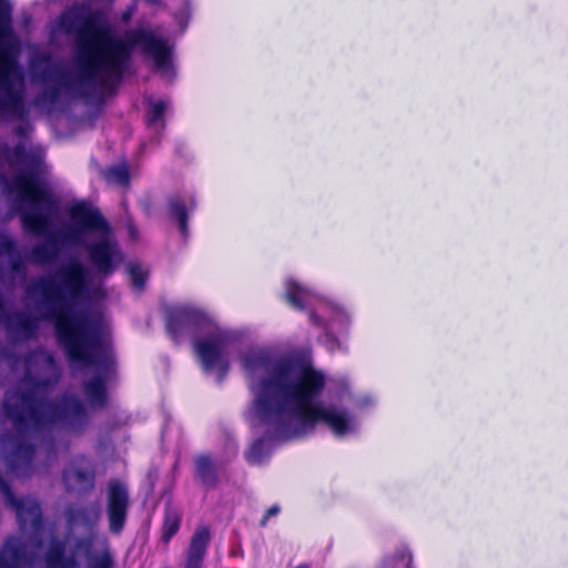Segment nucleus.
Wrapping results in <instances>:
<instances>
[{
    "mask_svg": "<svg viewBox=\"0 0 568 568\" xmlns=\"http://www.w3.org/2000/svg\"><path fill=\"white\" fill-rule=\"evenodd\" d=\"M70 519L74 521H79L83 525L91 526L92 525V518H91V510L88 507H79L75 510L72 511L70 515Z\"/></svg>",
    "mask_w": 568,
    "mask_h": 568,
    "instance_id": "nucleus-28",
    "label": "nucleus"
},
{
    "mask_svg": "<svg viewBox=\"0 0 568 568\" xmlns=\"http://www.w3.org/2000/svg\"><path fill=\"white\" fill-rule=\"evenodd\" d=\"M4 311V302L2 297L0 296V313Z\"/></svg>",
    "mask_w": 568,
    "mask_h": 568,
    "instance_id": "nucleus-38",
    "label": "nucleus"
},
{
    "mask_svg": "<svg viewBox=\"0 0 568 568\" xmlns=\"http://www.w3.org/2000/svg\"><path fill=\"white\" fill-rule=\"evenodd\" d=\"M36 457V445L17 439L9 456V466L14 471L27 473L31 469Z\"/></svg>",
    "mask_w": 568,
    "mask_h": 568,
    "instance_id": "nucleus-16",
    "label": "nucleus"
},
{
    "mask_svg": "<svg viewBox=\"0 0 568 568\" xmlns=\"http://www.w3.org/2000/svg\"><path fill=\"white\" fill-rule=\"evenodd\" d=\"M295 568H311V565L307 564V562H304V564H300L298 566H296Z\"/></svg>",
    "mask_w": 568,
    "mask_h": 568,
    "instance_id": "nucleus-36",
    "label": "nucleus"
},
{
    "mask_svg": "<svg viewBox=\"0 0 568 568\" xmlns=\"http://www.w3.org/2000/svg\"><path fill=\"white\" fill-rule=\"evenodd\" d=\"M182 523L181 511L168 503L164 507L161 524V541L168 545L179 532Z\"/></svg>",
    "mask_w": 568,
    "mask_h": 568,
    "instance_id": "nucleus-19",
    "label": "nucleus"
},
{
    "mask_svg": "<svg viewBox=\"0 0 568 568\" xmlns=\"http://www.w3.org/2000/svg\"><path fill=\"white\" fill-rule=\"evenodd\" d=\"M33 556L27 546L18 539H7L0 550V568H29Z\"/></svg>",
    "mask_w": 568,
    "mask_h": 568,
    "instance_id": "nucleus-11",
    "label": "nucleus"
},
{
    "mask_svg": "<svg viewBox=\"0 0 568 568\" xmlns=\"http://www.w3.org/2000/svg\"><path fill=\"white\" fill-rule=\"evenodd\" d=\"M413 555L407 546H399L393 555L385 556L377 568H412Z\"/></svg>",
    "mask_w": 568,
    "mask_h": 568,
    "instance_id": "nucleus-20",
    "label": "nucleus"
},
{
    "mask_svg": "<svg viewBox=\"0 0 568 568\" xmlns=\"http://www.w3.org/2000/svg\"><path fill=\"white\" fill-rule=\"evenodd\" d=\"M193 476L207 490L215 489L220 484L219 469L210 454L195 457Z\"/></svg>",
    "mask_w": 568,
    "mask_h": 568,
    "instance_id": "nucleus-15",
    "label": "nucleus"
},
{
    "mask_svg": "<svg viewBox=\"0 0 568 568\" xmlns=\"http://www.w3.org/2000/svg\"><path fill=\"white\" fill-rule=\"evenodd\" d=\"M241 366L250 375L260 371L267 372V376L251 384L254 393L251 407L254 418L260 424L272 423L278 415H284L290 407L293 389L297 385L295 366L288 359L275 361L267 352L250 351L241 355Z\"/></svg>",
    "mask_w": 568,
    "mask_h": 568,
    "instance_id": "nucleus-5",
    "label": "nucleus"
},
{
    "mask_svg": "<svg viewBox=\"0 0 568 568\" xmlns=\"http://www.w3.org/2000/svg\"><path fill=\"white\" fill-rule=\"evenodd\" d=\"M95 2H103V3H106V4H111L113 3L114 0H94Z\"/></svg>",
    "mask_w": 568,
    "mask_h": 568,
    "instance_id": "nucleus-37",
    "label": "nucleus"
},
{
    "mask_svg": "<svg viewBox=\"0 0 568 568\" xmlns=\"http://www.w3.org/2000/svg\"><path fill=\"white\" fill-rule=\"evenodd\" d=\"M166 110V103L163 100H149L145 112V124L148 128H155L158 124L163 130L165 129L166 122L164 119Z\"/></svg>",
    "mask_w": 568,
    "mask_h": 568,
    "instance_id": "nucleus-21",
    "label": "nucleus"
},
{
    "mask_svg": "<svg viewBox=\"0 0 568 568\" xmlns=\"http://www.w3.org/2000/svg\"><path fill=\"white\" fill-rule=\"evenodd\" d=\"M303 290L296 282H290L286 287L285 297L287 302L296 310H304Z\"/></svg>",
    "mask_w": 568,
    "mask_h": 568,
    "instance_id": "nucleus-24",
    "label": "nucleus"
},
{
    "mask_svg": "<svg viewBox=\"0 0 568 568\" xmlns=\"http://www.w3.org/2000/svg\"><path fill=\"white\" fill-rule=\"evenodd\" d=\"M78 465L64 469L62 479L65 484L73 483L79 489L90 491L95 483V469L85 456H79L74 459Z\"/></svg>",
    "mask_w": 568,
    "mask_h": 568,
    "instance_id": "nucleus-12",
    "label": "nucleus"
},
{
    "mask_svg": "<svg viewBox=\"0 0 568 568\" xmlns=\"http://www.w3.org/2000/svg\"><path fill=\"white\" fill-rule=\"evenodd\" d=\"M11 33V7L0 0V39Z\"/></svg>",
    "mask_w": 568,
    "mask_h": 568,
    "instance_id": "nucleus-25",
    "label": "nucleus"
},
{
    "mask_svg": "<svg viewBox=\"0 0 568 568\" xmlns=\"http://www.w3.org/2000/svg\"><path fill=\"white\" fill-rule=\"evenodd\" d=\"M185 3H189V0H185Z\"/></svg>",
    "mask_w": 568,
    "mask_h": 568,
    "instance_id": "nucleus-40",
    "label": "nucleus"
},
{
    "mask_svg": "<svg viewBox=\"0 0 568 568\" xmlns=\"http://www.w3.org/2000/svg\"><path fill=\"white\" fill-rule=\"evenodd\" d=\"M21 77L17 59L0 49V112L23 119L27 114L22 92L13 87V78Z\"/></svg>",
    "mask_w": 568,
    "mask_h": 568,
    "instance_id": "nucleus-8",
    "label": "nucleus"
},
{
    "mask_svg": "<svg viewBox=\"0 0 568 568\" xmlns=\"http://www.w3.org/2000/svg\"><path fill=\"white\" fill-rule=\"evenodd\" d=\"M248 420H250V424H251V426L253 428H257V427H262V426L266 427L264 436L258 437L257 439H255L251 444V446H250V448H248V450L246 453V460L250 464H260V463L263 462L264 457L266 456V450H265V443H266V440H271V442H286V440L273 437L272 434L275 432V427H276L275 423L272 422V423L260 424L254 418L253 407H251V409L248 412Z\"/></svg>",
    "mask_w": 568,
    "mask_h": 568,
    "instance_id": "nucleus-14",
    "label": "nucleus"
},
{
    "mask_svg": "<svg viewBox=\"0 0 568 568\" xmlns=\"http://www.w3.org/2000/svg\"><path fill=\"white\" fill-rule=\"evenodd\" d=\"M9 193L17 196L20 223L24 232L47 235L59 211V199L51 187L33 170L22 171L7 184Z\"/></svg>",
    "mask_w": 568,
    "mask_h": 568,
    "instance_id": "nucleus-7",
    "label": "nucleus"
},
{
    "mask_svg": "<svg viewBox=\"0 0 568 568\" xmlns=\"http://www.w3.org/2000/svg\"><path fill=\"white\" fill-rule=\"evenodd\" d=\"M130 505L128 484L118 478L110 479L105 490V515L111 535H122L128 521Z\"/></svg>",
    "mask_w": 568,
    "mask_h": 568,
    "instance_id": "nucleus-9",
    "label": "nucleus"
},
{
    "mask_svg": "<svg viewBox=\"0 0 568 568\" xmlns=\"http://www.w3.org/2000/svg\"><path fill=\"white\" fill-rule=\"evenodd\" d=\"M23 152H24V149H23V146H22V145H17V146L14 148V153H16V154H22Z\"/></svg>",
    "mask_w": 568,
    "mask_h": 568,
    "instance_id": "nucleus-35",
    "label": "nucleus"
},
{
    "mask_svg": "<svg viewBox=\"0 0 568 568\" xmlns=\"http://www.w3.org/2000/svg\"><path fill=\"white\" fill-rule=\"evenodd\" d=\"M75 547L78 549L85 550L87 552L90 551L92 548V538L88 537L78 539L75 542Z\"/></svg>",
    "mask_w": 568,
    "mask_h": 568,
    "instance_id": "nucleus-30",
    "label": "nucleus"
},
{
    "mask_svg": "<svg viewBox=\"0 0 568 568\" xmlns=\"http://www.w3.org/2000/svg\"><path fill=\"white\" fill-rule=\"evenodd\" d=\"M37 313L54 325L55 337L71 363L95 367L98 373L81 383L89 405L75 395L59 400L37 395L48 386L44 379H31V388L17 392V402L4 403L3 412L18 436L43 434L57 425L82 434L90 424V412L109 406L108 382L116 375V359L111 345L104 343L102 327L85 311L75 312L74 305L89 297L90 283L84 265L71 260L52 274L42 276L27 287Z\"/></svg>",
    "mask_w": 568,
    "mask_h": 568,
    "instance_id": "nucleus-1",
    "label": "nucleus"
},
{
    "mask_svg": "<svg viewBox=\"0 0 568 568\" xmlns=\"http://www.w3.org/2000/svg\"><path fill=\"white\" fill-rule=\"evenodd\" d=\"M165 329L176 344L186 333H205L206 337L194 341V351L203 372L216 371L217 383L224 382L230 371V361L224 355L229 336L205 312L191 306L170 307Z\"/></svg>",
    "mask_w": 568,
    "mask_h": 568,
    "instance_id": "nucleus-6",
    "label": "nucleus"
},
{
    "mask_svg": "<svg viewBox=\"0 0 568 568\" xmlns=\"http://www.w3.org/2000/svg\"><path fill=\"white\" fill-rule=\"evenodd\" d=\"M308 318H310L311 323L314 324V325H318L320 326L322 324L321 317L314 311L310 312Z\"/></svg>",
    "mask_w": 568,
    "mask_h": 568,
    "instance_id": "nucleus-32",
    "label": "nucleus"
},
{
    "mask_svg": "<svg viewBox=\"0 0 568 568\" xmlns=\"http://www.w3.org/2000/svg\"><path fill=\"white\" fill-rule=\"evenodd\" d=\"M280 513V506L278 505H272L263 515L262 519L260 520V526L265 527L268 523V519L273 516H276Z\"/></svg>",
    "mask_w": 568,
    "mask_h": 568,
    "instance_id": "nucleus-29",
    "label": "nucleus"
},
{
    "mask_svg": "<svg viewBox=\"0 0 568 568\" xmlns=\"http://www.w3.org/2000/svg\"><path fill=\"white\" fill-rule=\"evenodd\" d=\"M195 207L196 203L193 199L186 202L181 194H172L166 199L168 215L176 223L184 240L189 236V213Z\"/></svg>",
    "mask_w": 568,
    "mask_h": 568,
    "instance_id": "nucleus-13",
    "label": "nucleus"
},
{
    "mask_svg": "<svg viewBox=\"0 0 568 568\" xmlns=\"http://www.w3.org/2000/svg\"><path fill=\"white\" fill-rule=\"evenodd\" d=\"M130 18V12L123 14V20H128Z\"/></svg>",
    "mask_w": 568,
    "mask_h": 568,
    "instance_id": "nucleus-39",
    "label": "nucleus"
},
{
    "mask_svg": "<svg viewBox=\"0 0 568 568\" xmlns=\"http://www.w3.org/2000/svg\"><path fill=\"white\" fill-rule=\"evenodd\" d=\"M88 568H114V559L109 549L89 559Z\"/></svg>",
    "mask_w": 568,
    "mask_h": 568,
    "instance_id": "nucleus-26",
    "label": "nucleus"
},
{
    "mask_svg": "<svg viewBox=\"0 0 568 568\" xmlns=\"http://www.w3.org/2000/svg\"><path fill=\"white\" fill-rule=\"evenodd\" d=\"M6 329L17 339H31L38 331V321L29 314L16 313L6 321Z\"/></svg>",
    "mask_w": 568,
    "mask_h": 568,
    "instance_id": "nucleus-17",
    "label": "nucleus"
},
{
    "mask_svg": "<svg viewBox=\"0 0 568 568\" xmlns=\"http://www.w3.org/2000/svg\"><path fill=\"white\" fill-rule=\"evenodd\" d=\"M59 27L74 39L73 68L75 75L60 65L48 63L37 74L43 83L54 82L47 88L42 98L54 103L61 89L74 92L83 99L92 95L93 89L113 94L129 67L135 47L152 59L158 70L172 65L173 52L168 40L153 31L138 28L125 32V37L113 34L105 13L92 9L85 2L74 3L59 17Z\"/></svg>",
    "mask_w": 568,
    "mask_h": 568,
    "instance_id": "nucleus-2",
    "label": "nucleus"
},
{
    "mask_svg": "<svg viewBox=\"0 0 568 568\" xmlns=\"http://www.w3.org/2000/svg\"><path fill=\"white\" fill-rule=\"evenodd\" d=\"M105 179L116 182L119 185L128 186L130 184V171L126 165H113L106 169Z\"/></svg>",
    "mask_w": 568,
    "mask_h": 568,
    "instance_id": "nucleus-23",
    "label": "nucleus"
},
{
    "mask_svg": "<svg viewBox=\"0 0 568 568\" xmlns=\"http://www.w3.org/2000/svg\"><path fill=\"white\" fill-rule=\"evenodd\" d=\"M14 133L19 138H24L27 136V128L24 125H18L14 129Z\"/></svg>",
    "mask_w": 568,
    "mask_h": 568,
    "instance_id": "nucleus-34",
    "label": "nucleus"
},
{
    "mask_svg": "<svg viewBox=\"0 0 568 568\" xmlns=\"http://www.w3.org/2000/svg\"><path fill=\"white\" fill-rule=\"evenodd\" d=\"M72 225L32 246L29 261L47 265L57 261L64 243L84 245L95 271L105 277L112 275L123 261L118 243L111 237V227L99 209L84 201L75 202L69 210Z\"/></svg>",
    "mask_w": 568,
    "mask_h": 568,
    "instance_id": "nucleus-3",
    "label": "nucleus"
},
{
    "mask_svg": "<svg viewBox=\"0 0 568 568\" xmlns=\"http://www.w3.org/2000/svg\"><path fill=\"white\" fill-rule=\"evenodd\" d=\"M77 565H78L77 559L73 556L65 555L60 568H75Z\"/></svg>",
    "mask_w": 568,
    "mask_h": 568,
    "instance_id": "nucleus-31",
    "label": "nucleus"
},
{
    "mask_svg": "<svg viewBox=\"0 0 568 568\" xmlns=\"http://www.w3.org/2000/svg\"><path fill=\"white\" fill-rule=\"evenodd\" d=\"M45 446L48 448L49 454L50 453L55 454V442L52 437H50L45 440Z\"/></svg>",
    "mask_w": 568,
    "mask_h": 568,
    "instance_id": "nucleus-33",
    "label": "nucleus"
},
{
    "mask_svg": "<svg viewBox=\"0 0 568 568\" xmlns=\"http://www.w3.org/2000/svg\"><path fill=\"white\" fill-rule=\"evenodd\" d=\"M210 541V527L207 525L197 526L190 538L183 568H203Z\"/></svg>",
    "mask_w": 568,
    "mask_h": 568,
    "instance_id": "nucleus-10",
    "label": "nucleus"
},
{
    "mask_svg": "<svg viewBox=\"0 0 568 568\" xmlns=\"http://www.w3.org/2000/svg\"><path fill=\"white\" fill-rule=\"evenodd\" d=\"M130 278L132 285L138 290L145 287L148 275L138 264H132L129 267Z\"/></svg>",
    "mask_w": 568,
    "mask_h": 568,
    "instance_id": "nucleus-27",
    "label": "nucleus"
},
{
    "mask_svg": "<svg viewBox=\"0 0 568 568\" xmlns=\"http://www.w3.org/2000/svg\"><path fill=\"white\" fill-rule=\"evenodd\" d=\"M325 388L323 373L306 366L297 375V385L293 389L290 407L286 410L297 420L293 426L284 415H278L274 423L275 438L292 440L313 433L317 424H325L335 436H344L352 429L353 418L346 409L334 405L325 406L316 402Z\"/></svg>",
    "mask_w": 568,
    "mask_h": 568,
    "instance_id": "nucleus-4",
    "label": "nucleus"
},
{
    "mask_svg": "<svg viewBox=\"0 0 568 568\" xmlns=\"http://www.w3.org/2000/svg\"><path fill=\"white\" fill-rule=\"evenodd\" d=\"M65 556V544L60 539H52L44 555L47 568H58Z\"/></svg>",
    "mask_w": 568,
    "mask_h": 568,
    "instance_id": "nucleus-22",
    "label": "nucleus"
},
{
    "mask_svg": "<svg viewBox=\"0 0 568 568\" xmlns=\"http://www.w3.org/2000/svg\"><path fill=\"white\" fill-rule=\"evenodd\" d=\"M8 256V270L11 274L24 276L27 274V264L18 250L14 240L7 235L0 234V256Z\"/></svg>",
    "mask_w": 568,
    "mask_h": 568,
    "instance_id": "nucleus-18",
    "label": "nucleus"
}]
</instances>
